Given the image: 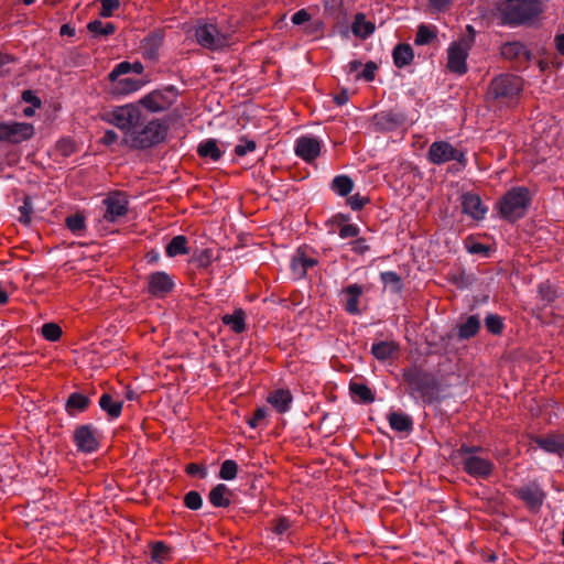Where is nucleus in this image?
Masks as SVG:
<instances>
[{
  "mask_svg": "<svg viewBox=\"0 0 564 564\" xmlns=\"http://www.w3.org/2000/svg\"><path fill=\"white\" fill-rule=\"evenodd\" d=\"M402 378L409 394H419L429 404L438 399L440 382L432 372L413 366L403 370Z\"/></svg>",
  "mask_w": 564,
  "mask_h": 564,
  "instance_id": "f257e3e1",
  "label": "nucleus"
},
{
  "mask_svg": "<svg viewBox=\"0 0 564 564\" xmlns=\"http://www.w3.org/2000/svg\"><path fill=\"white\" fill-rule=\"evenodd\" d=\"M531 200L532 198L527 187H512L497 203L499 215L502 219L514 223L524 217Z\"/></svg>",
  "mask_w": 564,
  "mask_h": 564,
  "instance_id": "f03ea898",
  "label": "nucleus"
},
{
  "mask_svg": "<svg viewBox=\"0 0 564 564\" xmlns=\"http://www.w3.org/2000/svg\"><path fill=\"white\" fill-rule=\"evenodd\" d=\"M167 131L169 126L165 122L159 119L147 120L143 126L131 131L126 142H129L133 149H148L163 142Z\"/></svg>",
  "mask_w": 564,
  "mask_h": 564,
  "instance_id": "7ed1b4c3",
  "label": "nucleus"
},
{
  "mask_svg": "<svg viewBox=\"0 0 564 564\" xmlns=\"http://www.w3.org/2000/svg\"><path fill=\"white\" fill-rule=\"evenodd\" d=\"M523 89V79L513 74H500L492 78L487 90L488 101L507 102L518 97Z\"/></svg>",
  "mask_w": 564,
  "mask_h": 564,
  "instance_id": "20e7f679",
  "label": "nucleus"
},
{
  "mask_svg": "<svg viewBox=\"0 0 564 564\" xmlns=\"http://www.w3.org/2000/svg\"><path fill=\"white\" fill-rule=\"evenodd\" d=\"M541 0H508L502 9L503 22L510 25L524 24L541 12Z\"/></svg>",
  "mask_w": 564,
  "mask_h": 564,
  "instance_id": "39448f33",
  "label": "nucleus"
},
{
  "mask_svg": "<svg viewBox=\"0 0 564 564\" xmlns=\"http://www.w3.org/2000/svg\"><path fill=\"white\" fill-rule=\"evenodd\" d=\"M105 119L120 130L129 132V134L134 128L143 126L147 121V117L138 102L117 107L107 112Z\"/></svg>",
  "mask_w": 564,
  "mask_h": 564,
  "instance_id": "423d86ee",
  "label": "nucleus"
},
{
  "mask_svg": "<svg viewBox=\"0 0 564 564\" xmlns=\"http://www.w3.org/2000/svg\"><path fill=\"white\" fill-rule=\"evenodd\" d=\"M177 90L174 86H169L163 90H153L141 98L138 104L140 108H145L151 112H160L169 109L176 99Z\"/></svg>",
  "mask_w": 564,
  "mask_h": 564,
  "instance_id": "0eeeda50",
  "label": "nucleus"
},
{
  "mask_svg": "<svg viewBox=\"0 0 564 564\" xmlns=\"http://www.w3.org/2000/svg\"><path fill=\"white\" fill-rule=\"evenodd\" d=\"M500 55L508 61L516 70L528 68L532 59V53L524 44L518 41L503 43L500 47Z\"/></svg>",
  "mask_w": 564,
  "mask_h": 564,
  "instance_id": "6e6552de",
  "label": "nucleus"
},
{
  "mask_svg": "<svg viewBox=\"0 0 564 564\" xmlns=\"http://www.w3.org/2000/svg\"><path fill=\"white\" fill-rule=\"evenodd\" d=\"M429 160L434 164H443L448 161L455 160L462 166L466 165L465 154L455 149L451 143L446 141H436L430 145Z\"/></svg>",
  "mask_w": 564,
  "mask_h": 564,
  "instance_id": "1a4fd4ad",
  "label": "nucleus"
},
{
  "mask_svg": "<svg viewBox=\"0 0 564 564\" xmlns=\"http://www.w3.org/2000/svg\"><path fill=\"white\" fill-rule=\"evenodd\" d=\"M34 128L31 123L4 121L0 122V141L8 143H20L32 138Z\"/></svg>",
  "mask_w": 564,
  "mask_h": 564,
  "instance_id": "9d476101",
  "label": "nucleus"
},
{
  "mask_svg": "<svg viewBox=\"0 0 564 564\" xmlns=\"http://www.w3.org/2000/svg\"><path fill=\"white\" fill-rule=\"evenodd\" d=\"M469 43L460 40L451 44L448 48L447 68L457 75L467 73L466 59L468 56Z\"/></svg>",
  "mask_w": 564,
  "mask_h": 564,
  "instance_id": "9b49d317",
  "label": "nucleus"
},
{
  "mask_svg": "<svg viewBox=\"0 0 564 564\" xmlns=\"http://www.w3.org/2000/svg\"><path fill=\"white\" fill-rule=\"evenodd\" d=\"M128 199L127 196L119 191L110 193L105 199L104 205L106 212L104 218L107 221L113 223L128 214Z\"/></svg>",
  "mask_w": 564,
  "mask_h": 564,
  "instance_id": "f8f14e48",
  "label": "nucleus"
},
{
  "mask_svg": "<svg viewBox=\"0 0 564 564\" xmlns=\"http://www.w3.org/2000/svg\"><path fill=\"white\" fill-rule=\"evenodd\" d=\"M195 35L198 43L208 50H220L228 45V39L214 24L199 26Z\"/></svg>",
  "mask_w": 564,
  "mask_h": 564,
  "instance_id": "ddd939ff",
  "label": "nucleus"
},
{
  "mask_svg": "<svg viewBox=\"0 0 564 564\" xmlns=\"http://www.w3.org/2000/svg\"><path fill=\"white\" fill-rule=\"evenodd\" d=\"M96 433L97 431L88 424L78 426L73 436L78 451L84 453H93L97 451L99 442Z\"/></svg>",
  "mask_w": 564,
  "mask_h": 564,
  "instance_id": "4468645a",
  "label": "nucleus"
},
{
  "mask_svg": "<svg viewBox=\"0 0 564 564\" xmlns=\"http://www.w3.org/2000/svg\"><path fill=\"white\" fill-rule=\"evenodd\" d=\"M174 288L172 278L162 271L151 273L148 276V291L156 297L164 296L170 293Z\"/></svg>",
  "mask_w": 564,
  "mask_h": 564,
  "instance_id": "2eb2a0df",
  "label": "nucleus"
},
{
  "mask_svg": "<svg viewBox=\"0 0 564 564\" xmlns=\"http://www.w3.org/2000/svg\"><path fill=\"white\" fill-rule=\"evenodd\" d=\"M463 468L473 477L488 478L492 474L494 464L478 456H467L463 460Z\"/></svg>",
  "mask_w": 564,
  "mask_h": 564,
  "instance_id": "dca6fc26",
  "label": "nucleus"
},
{
  "mask_svg": "<svg viewBox=\"0 0 564 564\" xmlns=\"http://www.w3.org/2000/svg\"><path fill=\"white\" fill-rule=\"evenodd\" d=\"M460 199L463 213L467 214L475 220H480L485 217L487 207L482 204L478 194L471 192L464 193Z\"/></svg>",
  "mask_w": 564,
  "mask_h": 564,
  "instance_id": "f3484780",
  "label": "nucleus"
},
{
  "mask_svg": "<svg viewBox=\"0 0 564 564\" xmlns=\"http://www.w3.org/2000/svg\"><path fill=\"white\" fill-rule=\"evenodd\" d=\"M295 153L306 162H313L321 153V143L316 138L302 137L296 141Z\"/></svg>",
  "mask_w": 564,
  "mask_h": 564,
  "instance_id": "a211bd4d",
  "label": "nucleus"
},
{
  "mask_svg": "<svg viewBox=\"0 0 564 564\" xmlns=\"http://www.w3.org/2000/svg\"><path fill=\"white\" fill-rule=\"evenodd\" d=\"M534 443L545 452L564 455V433H551L545 436H536Z\"/></svg>",
  "mask_w": 564,
  "mask_h": 564,
  "instance_id": "6ab92c4d",
  "label": "nucleus"
},
{
  "mask_svg": "<svg viewBox=\"0 0 564 564\" xmlns=\"http://www.w3.org/2000/svg\"><path fill=\"white\" fill-rule=\"evenodd\" d=\"M345 294V310L349 314L359 315L361 313L358 307L359 299L364 293V288L359 284H350L343 290Z\"/></svg>",
  "mask_w": 564,
  "mask_h": 564,
  "instance_id": "aec40b11",
  "label": "nucleus"
},
{
  "mask_svg": "<svg viewBox=\"0 0 564 564\" xmlns=\"http://www.w3.org/2000/svg\"><path fill=\"white\" fill-rule=\"evenodd\" d=\"M292 394L286 389H276L269 393L267 401L279 412L284 413L289 410L292 402Z\"/></svg>",
  "mask_w": 564,
  "mask_h": 564,
  "instance_id": "412c9836",
  "label": "nucleus"
},
{
  "mask_svg": "<svg viewBox=\"0 0 564 564\" xmlns=\"http://www.w3.org/2000/svg\"><path fill=\"white\" fill-rule=\"evenodd\" d=\"M399 345L394 341H379L372 345L371 354L378 360L384 361L399 356Z\"/></svg>",
  "mask_w": 564,
  "mask_h": 564,
  "instance_id": "4be33fe9",
  "label": "nucleus"
},
{
  "mask_svg": "<svg viewBox=\"0 0 564 564\" xmlns=\"http://www.w3.org/2000/svg\"><path fill=\"white\" fill-rule=\"evenodd\" d=\"M232 496V491L224 484H218L215 486L209 495V502L217 508H227L230 506V497Z\"/></svg>",
  "mask_w": 564,
  "mask_h": 564,
  "instance_id": "5701e85b",
  "label": "nucleus"
},
{
  "mask_svg": "<svg viewBox=\"0 0 564 564\" xmlns=\"http://www.w3.org/2000/svg\"><path fill=\"white\" fill-rule=\"evenodd\" d=\"M517 495L532 509L540 508L544 497V494L536 487H522L517 490Z\"/></svg>",
  "mask_w": 564,
  "mask_h": 564,
  "instance_id": "b1692460",
  "label": "nucleus"
},
{
  "mask_svg": "<svg viewBox=\"0 0 564 564\" xmlns=\"http://www.w3.org/2000/svg\"><path fill=\"white\" fill-rule=\"evenodd\" d=\"M392 56L394 65L399 68H402L406 65H410L413 61V48L410 44L400 43L394 47Z\"/></svg>",
  "mask_w": 564,
  "mask_h": 564,
  "instance_id": "393cba45",
  "label": "nucleus"
},
{
  "mask_svg": "<svg viewBox=\"0 0 564 564\" xmlns=\"http://www.w3.org/2000/svg\"><path fill=\"white\" fill-rule=\"evenodd\" d=\"M89 404L90 400L88 397L79 392H74L68 397L65 408L69 415H74L76 412L86 411Z\"/></svg>",
  "mask_w": 564,
  "mask_h": 564,
  "instance_id": "a878e982",
  "label": "nucleus"
},
{
  "mask_svg": "<svg viewBox=\"0 0 564 564\" xmlns=\"http://www.w3.org/2000/svg\"><path fill=\"white\" fill-rule=\"evenodd\" d=\"M390 426L398 432H411L413 429L412 419L402 412H391L388 415Z\"/></svg>",
  "mask_w": 564,
  "mask_h": 564,
  "instance_id": "bb28decb",
  "label": "nucleus"
},
{
  "mask_svg": "<svg viewBox=\"0 0 564 564\" xmlns=\"http://www.w3.org/2000/svg\"><path fill=\"white\" fill-rule=\"evenodd\" d=\"M112 83V93L118 95H127L132 91L138 90L142 86V80L140 79H133L130 77L127 78H118L116 82Z\"/></svg>",
  "mask_w": 564,
  "mask_h": 564,
  "instance_id": "cd10ccee",
  "label": "nucleus"
},
{
  "mask_svg": "<svg viewBox=\"0 0 564 564\" xmlns=\"http://www.w3.org/2000/svg\"><path fill=\"white\" fill-rule=\"evenodd\" d=\"M480 329V321L477 315L469 316L465 323L458 326V338L469 339L475 337Z\"/></svg>",
  "mask_w": 564,
  "mask_h": 564,
  "instance_id": "c85d7f7f",
  "label": "nucleus"
},
{
  "mask_svg": "<svg viewBox=\"0 0 564 564\" xmlns=\"http://www.w3.org/2000/svg\"><path fill=\"white\" fill-rule=\"evenodd\" d=\"M352 32L356 36L366 39L375 31V24L366 21L365 14L357 13L352 23Z\"/></svg>",
  "mask_w": 564,
  "mask_h": 564,
  "instance_id": "c756f323",
  "label": "nucleus"
},
{
  "mask_svg": "<svg viewBox=\"0 0 564 564\" xmlns=\"http://www.w3.org/2000/svg\"><path fill=\"white\" fill-rule=\"evenodd\" d=\"M165 252L169 257L189 253L187 248V238L183 235L173 237L166 245Z\"/></svg>",
  "mask_w": 564,
  "mask_h": 564,
  "instance_id": "7c9ffc66",
  "label": "nucleus"
},
{
  "mask_svg": "<svg viewBox=\"0 0 564 564\" xmlns=\"http://www.w3.org/2000/svg\"><path fill=\"white\" fill-rule=\"evenodd\" d=\"M99 405L112 419L118 417L122 411V402L115 401L109 393H105L100 397Z\"/></svg>",
  "mask_w": 564,
  "mask_h": 564,
  "instance_id": "2f4dec72",
  "label": "nucleus"
},
{
  "mask_svg": "<svg viewBox=\"0 0 564 564\" xmlns=\"http://www.w3.org/2000/svg\"><path fill=\"white\" fill-rule=\"evenodd\" d=\"M197 153L200 158H210L213 161H218L223 155V152L218 148L215 139H208L200 143L198 145Z\"/></svg>",
  "mask_w": 564,
  "mask_h": 564,
  "instance_id": "473e14b6",
  "label": "nucleus"
},
{
  "mask_svg": "<svg viewBox=\"0 0 564 564\" xmlns=\"http://www.w3.org/2000/svg\"><path fill=\"white\" fill-rule=\"evenodd\" d=\"M349 390H350V393L358 398L359 402L361 403H372L375 401V394L373 392L371 391V389L364 384V383H358V382H354L351 381L350 384H349Z\"/></svg>",
  "mask_w": 564,
  "mask_h": 564,
  "instance_id": "72a5a7b5",
  "label": "nucleus"
},
{
  "mask_svg": "<svg viewBox=\"0 0 564 564\" xmlns=\"http://www.w3.org/2000/svg\"><path fill=\"white\" fill-rule=\"evenodd\" d=\"M221 321L225 325L230 326V328L236 334H240L246 329L245 312L242 310H237L231 315H229V314L224 315Z\"/></svg>",
  "mask_w": 564,
  "mask_h": 564,
  "instance_id": "f704fd0d",
  "label": "nucleus"
},
{
  "mask_svg": "<svg viewBox=\"0 0 564 564\" xmlns=\"http://www.w3.org/2000/svg\"><path fill=\"white\" fill-rule=\"evenodd\" d=\"M163 36L159 32L149 34L144 39L143 48L148 57L154 58L158 54L160 46L162 45Z\"/></svg>",
  "mask_w": 564,
  "mask_h": 564,
  "instance_id": "c9c22d12",
  "label": "nucleus"
},
{
  "mask_svg": "<svg viewBox=\"0 0 564 564\" xmlns=\"http://www.w3.org/2000/svg\"><path fill=\"white\" fill-rule=\"evenodd\" d=\"M354 187V182L349 176L338 175L332 182V188L341 196H347Z\"/></svg>",
  "mask_w": 564,
  "mask_h": 564,
  "instance_id": "e433bc0d",
  "label": "nucleus"
},
{
  "mask_svg": "<svg viewBox=\"0 0 564 564\" xmlns=\"http://www.w3.org/2000/svg\"><path fill=\"white\" fill-rule=\"evenodd\" d=\"M213 260V250L204 249L193 254L191 263H193L198 269H207L212 264Z\"/></svg>",
  "mask_w": 564,
  "mask_h": 564,
  "instance_id": "4c0bfd02",
  "label": "nucleus"
},
{
  "mask_svg": "<svg viewBox=\"0 0 564 564\" xmlns=\"http://www.w3.org/2000/svg\"><path fill=\"white\" fill-rule=\"evenodd\" d=\"M41 335L48 341H57L63 336V329L57 323H45L41 327Z\"/></svg>",
  "mask_w": 564,
  "mask_h": 564,
  "instance_id": "58836bf2",
  "label": "nucleus"
},
{
  "mask_svg": "<svg viewBox=\"0 0 564 564\" xmlns=\"http://www.w3.org/2000/svg\"><path fill=\"white\" fill-rule=\"evenodd\" d=\"M87 29L89 32L98 35H111L116 32V26L113 23L104 24L100 20H94L87 24Z\"/></svg>",
  "mask_w": 564,
  "mask_h": 564,
  "instance_id": "ea45409f",
  "label": "nucleus"
},
{
  "mask_svg": "<svg viewBox=\"0 0 564 564\" xmlns=\"http://www.w3.org/2000/svg\"><path fill=\"white\" fill-rule=\"evenodd\" d=\"M65 224L73 234H80L86 228L85 216L82 213L67 216Z\"/></svg>",
  "mask_w": 564,
  "mask_h": 564,
  "instance_id": "a19ab883",
  "label": "nucleus"
},
{
  "mask_svg": "<svg viewBox=\"0 0 564 564\" xmlns=\"http://www.w3.org/2000/svg\"><path fill=\"white\" fill-rule=\"evenodd\" d=\"M485 326L492 335H501L505 328L502 318L496 314H489L486 316Z\"/></svg>",
  "mask_w": 564,
  "mask_h": 564,
  "instance_id": "79ce46f5",
  "label": "nucleus"
},
{
  "mask_svg": "<svg viewBox=\"0 0 564 564\" xmlns=\"http://www.w3.org/2000/svg\"><path fill=\"white\" fill-rule=\"evenodd\" d=\"M435 37L436 33L434 31L425 24H421L417 29L414 42L416 45H425L431 43Z\"/></svg>",
  "mask_w": 564,
  "mask_h": 564,
  "instance_id": "37998d69",
  "label": "nucleus"
},
{
  "mask_svg": "<svg viewBox=\"0 0 564 564\" xmlns=\"http://www.w3.org/2000/svg\"><path fill=\"white\" fill-rule=\"evenodd\" d=\"M238 473V465L235 460L227 459L225 460L219 470V477L224 480H231L236 478Z\"/></svg>",
  "mask_w": 564,
  "mask_h": 564,
  "instance_id": "c03bdc74",
  "label": "nucleus"
},
{
  "mask_svg": "<svg viewBox=\"0 0 564 564\" xmlns=\"http://www.w3.org/2000/svg\"><path fill=\"white\" fill-rule=\"evenodd\" d=\"M170 547L164 542H154L151 546V556L156 562H162L169 557Z\"/></svg>",
  "mask_w": 564,
  "mask_h": 564,
  "instance_id": "a18cd8bd",
  "label": "nucleus"
},
{
  "mask_svg": "<svg viewBox=\"0 0 564 564\" xmlns=\"http://www.w3.org/2000/svg\"><path fill=\"white\" fill-rule=\"evenodd\" d=\"M465 246H466V249L470 252V253H474V254H484V256H488L489 252H490V247L489 246H486L484 243H480L476 240H474L473 238H467L465 240Z\"/></svg>",
  "mask_w": 564,
  "mask_h": 564,
  "instance_id": "49530a36",
  "label": "nucleus"
},
{
  "mask_svg": "<svg viewBox=\"0 0 564 564\" xmlns=\"http://www.w3.org/2000/svg\"><path fill=\"white\" fill-rule=\"evenodd\" d=\"M184 505L191 510H198L203 505L202 496L198 491L192 490L184 496Z\"/></svg>",
  "mask_w": 564,
  "mask_h": 564,
  "instance_id": "de8ad7c7",
  "label": "nucleus"
},
{
  "mask_svg": "<svg viewBox=\"0 0 564 564\" xmlns=\"http://www.w3.org/2000/svg\"><path fill=\"white\" fill-rule=\"evenodd\" d=\"M301 264L302 270L300 272V276H304L306 274L307 269L313 268L317 264V260L313 258H307L303 253L299 254V257L293 259V268L296 269V265Z\"/></svg>",
  "mask_w": 564,
  "mask_h": 564,
  "instance_id": "09e8293b",
  "label": "nucleus"
},
{
  "mask_svg": "<svg viewBox=\"0 0 564 564\" xmlns=\"http://www.w3.org/2000/svg\"><path fill=\"white\" fill-rule=\"evenodd\" d=\"M381 280L384 284H390L393 288V291L400 292L402 289L401 278L399 274L392 271L382 272Z\"/></svg>",
  "mask_w": 564,
  "mask_h": 564,
  "instance_id": "8fccbe9b",
  "label": "nucleus"
},
{
  "mask_svg": "<svg viewBox=\"0 0 564 564\" xmlns=\"http://www.w3.org/2000/svg\"><path fill=\"white\" fill-rule=\"evenodd\" d=\"M101 3L100 15L102 18H109L113 15V12L120 8L119 0H99Z\"/></svg>",
  "mask_w": 564,
  "mask_h": 564,
  "instance_id": "3c124183",
  "label": "nucleus"
},
{
  "mask_svg": "<svg viewBox=\"0 0 564 564\" xmlns=\"http://www.w3.org/2000/svg\"><path fill=\"white\" fill-rule=\"evenodd\" d=\"M132 72V65L129 62H121L118 64L113 70L108 75L110 82H116L122 75L129 74Z\"/></svg>",
  "mask_w": 564,
  "mask_h": 564,
  "instance_id": "603ef678",
  "label": "nucleus"
},
{
  "mask_svg": "<svg viewBox=\"0 0 564 564\" xmlns=\"http://www.w3.org/2000/svg\"><path fill=\"white\" fill-rule=\"evenodd\" d=\"M56 150L63 156H69L76 151V143L72 139H62L57 142Z\"/></svg>",
  "mask_w": 564,
  "mask_h": 564,
  "instance_id": "864d4df0",
  "label": "nucleus"
},
{
  "mask_svg": "<svg viewBox=\"0 0 564 564\" xmlns=\"http://www.w3.org/2000/svg\"><path fill=\"white\" fill-rule=\"evenodd\" d=\"M256 149V142L253 140L241 139L240 143L235 148V154L243 156L247 152H251Z\"/></svg>",
  "mask_w": 564,
  "mask_h": 564,
  "instance_id": "5fc2aeb1",
  "label": "nucleus"
},
{
  "mask_svg": "<svg viewBox=\"0 0 564 564\" xmlns=\"http://www.w3.org/2000/svg\"><path fill=\"white\" fill-rule=\"evenodd\" d=\"M22 98H23V100L32 104L31 106H28L26 108H24V110H23L24 116H26V117L33 116L35 112V104H34L35 95H34V93L32 90H25L22 94Z\"/></svg>",
  "mask_w": 564,
  "mask_h": 564,
  "instance_id": "6e6d98bb",
  "label": "nucleus"
},
{
  "mask_svg": "<svg viewBox=\"0 0 564 564\" xmlns=\"http://www.w3.org/2000/svg\"><path fill=\"white\" fill-rule=\"evenodd\" d=\"M369 203V198L356 194L348 198V204L352 210H360Z\"/></svg>",
  "mask_w": 564,
  "mask_h": 564,
  "instance_id": "4d7b16f0",
  "label": "nucleus"
},
{
  "mask_svg": "<svg viewBox=\"0 0 564 564\" xmlns=\"http://www.w3.org/2000/svg\"><path fill=\"white\" fill-rule=\"evenodd\" d=\"M378 66L375 62H368L366 63L362 73L357 75V78L362 77L367 82H371L375 79V72Z\"/></svg>",
  "mask_w": 564,
  "mask_h": 564,
  "instance_id": "13d9d810",
  "label": "nucleus"
},
{
  "mask_svg": "<svg viewBox=\"0 0 564 564\" xmlns=\"http://www.w3.org/2000/svg\"><path fill=\"white\" fill-rule=\"evenodd\" d=\"M380 118L391 126H399L404 121L403 116L393 112H382Z\"/></svg>",
  "mask_w": 564,
  "mask_h": 564,
  "instance_id": "bf43d9fd",
  "label": "nucleus"
},
{
  "mask_svg": "<svg viewBox=\"0 0 564 564\" xmlns=\"http://www.w3.org/2000/svg\"><path fill=\"white\" fill-rule=\"evenodd\" d=\"M359 234V229L356 225L346 224L343 225L339 230V236L341 238L357 237Z\"/></svg>",
  "mask_w": 564,
  "mask_h": 564,
  "instance_id": "052dcab7",
  "label": "nucleus"
},
{
  "mask_svg": "<svg viewBox=\"0 0 564 564\" xmlns=\"http://www.w3.org/2000/svg\"><path fill=\"white\" fill-rule=\"evenodd\" d=\"M267 415V412L263 408H258L256 409V411L253 412V415L252 417L248 421V424L251 426V427H257L259 422L262 421Z\"/></svg>",
  "mask_w": 564,
  "mask_h": 564,
  "instance_id": "680f3d73",
  "label": "nucleus"
},
{
  "mask_svg": "<svg viewBox=\"0 0 564 564\" xmlns=\"http://www.w3.org/2000/svg\"><path fill=\"white\" fill-rule=\"evenodd\" d=\"M291 527V523L289 521V519L282 517V518H279L275 522V525L273 528V531L276 533V534H282L284 533L289 528Z\"/></svg>",
  "mask_w": 564,
  "mask_h": 564,
  "instance_id": "e2e57ef3",
  "label": "nucleus"
},
{
  "mask_svg": "<svg viewBox=\"0 0 564 564\" xmlns=\"http://www.w3.org/2000/svg\"><path fill=\"white\" fill-rule=\"evenodd\" d=\"M352 250L358 254H364L369 250V246L366 243L365 238H358L352 242Z\"/></svg>",
  "mask_w": 564,
  "mask_h": 564,
  "instance_id": "0e129e2a",
  "label": "nucleus"
},
{
  "mask_svg": "<svg viewBox=\"0 0 564 564\" xmlns=\"http://www.w3.org/2000/svg\"><path fill=\"white\" fill-rule=\"evenodd\" d=\"M311 19V15L304 10H300L292 17V22L296 25H300L304 22H307Z\"/></svg>",
  "mask_w": 564,
  "mask_h": 564,
  "instance_id": "69168bd1",
  "label": "nucleus"
},
{
  "mask_svg": "<svg viewBox=\"0 0 564 564\" xmlns=\"http://www.w3.org/2000/svg\"><path fill=\"white\" fill-rule=\"evenodd\" d=\"M540 293L542 294L543 300H546L549 303L553 302L556 297V292L551 289V286H540Z\"/></svg>",
  "mask_w": 564,
  "mask_h": 564,
  "instance_id": "338daca9",
  "label": "nucleus"
},
{
  "mask_svg": "<svg viewBox=\"0 0 564 564\" xmlns=\"http://www.w3.org/2000/svg\"><path fill=\"white\" fill-rule=\"evenodd\" d=\"M185 471L187 473V475L189 476H195L196 474L200 473V476L204 477L205 476V468L202 467L200 465L198 464H195V463H191L186 466L185 468Z\"/></svg>",
  "mask_w": 564,
  "mask_h": 564,
  "instance_id": "774afa93",
  "label": "nucleus"
}]
</instances>
